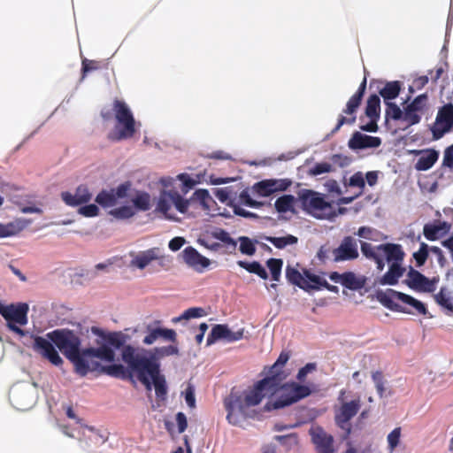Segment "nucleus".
<instances>
[{"mask_svg":"<svg viewBox=\"0 0 453 453\" xmlns=\"http://www.w3.org/2000/svg\"><path fill=\"white\" fill-rule=\"evenodd\" d=\"M453 126V104H449L441 108L437 113L432 132L435 139H440L444 134L449 132Z\"/></svg>","mask_w":453,"mask_h":453,"instance_id":"obj_12","label":"nucleus"},{"mask_svg":"<svg viewBox=\"0 0 453 453\" xmlns=\"http://www.w3.org/2000/svg\"><path fill=\"white\" fill-rule=\"evenodd\" d=\"M291 183L288 179H269L257 182L254 188L260 196H268L274 192L286 190Z\"/></svg>","mask_w":453,"mask_h":453,"instance_id":"obj_21","label":"nucleus"},{"mask_svg":"<svg viewBox=\"0 0 453 453\" xmlns=\"http://www.w3.org/2000/svg\"><path fill=\"white\" fill-rule=\"evenodd\" d=\"M334 259L336 262L355 259L358 257L357 241L350 237H345L338 248L333 251Z\"/></svg>","mask_w":453,"mask_h":453,"instance_id":"obj_20","label":"nucleus"},{"mask_svg":"<svg viewBox=\"0 0 453 453\" xmlns=\"http://www.w3.org/2000/svg\"><path fill=\"white\" fill-rule=\"evenodd\" d=\"M286 276L288 280L300 287L303 289H312L316 283H318V275H315L306 270L303 273L295 268L288 266L286 269Z\"/></svg>","mask_w":453,"mask_h":453,"instance_id":"obj_17","label":"nucleus"},{"mask_svg":"<svg viewBox=\"0 0 453 453\" xmlns=\"http://www.w3.org/2000/svg\"><path fill=\"white\" fill-rule=\"evenodd\" d=\"M165 257L163 250L158 247L144 250H131L123 256V265L130 270H144L155 261H161Z\"/></svg>","mask_w":453,"mask_h":453,"instance_id":"obj_8","label":"nucleus"},{"mask_svg":"<svg viewBox=\"0 0 453 453\" xmlns=\"http://www.w3.org/2000/svg\"><path fill=\"white\" fill-rule=\"evenodd\" d=\"M238 265L246 269L248 272L255 273L262 279L267 278V273L265 268L258 262L248 263L244 261H238Z\"/></svg>","mask_w":453,"mask_h":453,"instance_id":"obj_40","label":"nucleus"},{"mask_svg":"<svg viewBox=\"0 0 453 453\" xmlns=\"http://www.w3.org/2000/svg\"><path fill=\"white\" fill-rule=\"evenodd\" d=\"M244 333L243 327L231 328L227 325H215L207 338V345L219 340L226 342H236L244 337Z\"/></svg>","mask_w":453,"mask_h":453,"instance_id":"obj_10","label":"nucleus"},{"mask_svg":"<svg viewBox=\"0 0 453 453\" xmlns=\"http://www.w3.org/2000/svg\"><path fill=\"white\" fill-rule=\"evenodd\" d=\"M365 86H366V79L364 78V80L360 85L359 90L349 100V102L347 104V109L344 111V112L346 114H352L356 111V109L358 107L361 98H362V96H363V93H364V90L365 89Z\"/></svg>","mask_w":453,"mask_h":453,"instance_id":"obj_35","label":"nucleus"},{"mask_svg":"<svg viewBox=\"0 0 453 453\" xmlns=\"http://www.w3.org/2000/svg\"><path fill=\"white\" fill-rule=\"evenodd\" d=\"M380 248L381 245L373 246L366 242H361L362 253L366 257L374 259L377 263V267L379 270H382L384 268V262L380 258Z\"/></svg>","mask_w":453,"mask_h":453,"instance_id":"obj_29","label":"nucleus"},{"mask_svg":"<svg viewBox=\"0 0 453 453\" xmlns=\"http://www.w3.org/2000/svg\"><path fill=\"white\" fill-rule=\"evenodd\" d=\"M446 231V224L426 225L424 226V235L426 239L434 241L438 239L442 233Z\"/></svg>","mask_w":453,"mask_h":453,"instance_id":"obj_36","label":"nucleus"},{"mask_svg":"<svg viewBox=\"0 0 453 453\" xmlns=\"http://www.w3.org/2000/svg\"><path fill=\"white\" fill-rule=\"evenodd\" d=\"M387 115L394 119L402 120L403 111L395 104H388Z\"/></svg>","mask_w":453,"mask_h":453,"instance_id":"obj_53","label":"nucleus"},{"mask_svg":"<svg viewBox=\"0 0 453 453\" xmlns=\"http://www.w3.org/2000/svg\"><path fill=\"white\" fill-rule=\"evenodd\" d=\"M403 269L401 265H391L388 272L380 279L382 285H395L403 275Z\"/></svg>","mask_w":453,"mask_h":453,"instance_id":"obj_32","label":"nucleus"},{"mask_svg":"<svg viewBox=\"0 0 453 453\" xmlns=\"http://www.w3.org/2000/svg\"><path fill=\"white\" fill-rule=\"evenodd\" d=\"M303 208L317 219H329L334 216L333 207L330 203L318 192L303 190L299 194Z\"/></svg>","mask_w":453,"mask_h":453,"instance_id":"obj_7","label":"nucleus"},{"mask_svg":"<svg viewBox=\"0 0 453 453\" xmlns=\"http://www.w3.org/2000/svg\"><path fill=\"white\" fill-rule=\"evenodd\" d=\"M204 315H205V312H204L203 309L198 308V307H194V308H190V309L187 310L186 311H184V313L181 316L173 319V322L176 323V322L180 321L181 319L200 318Z\"/></svg>","mask_w":453,"mask_h":453,"instance_id":"obj_48","label":"nucleus"},{"mask_svg":"<svg viewBox=\"0 0 453 453\" xmlns=\"http://www.w3.org/2000/svg\"><path fill=\"white\" fill-rule=\"evenodd\" d=\"M420 120V113L412 109L411 106H407L403 111L402 121L406 123L407 126H411L418 123Z\"/></svg>","mask_w":453,"mask_h":453,"instance_id":"obj_44","label":"nucleus"},{"mask_svg":"<svg viewBox=\"0 0 453 453\" xmlns=\"http://www.w3.org/2000/svg\"><path fill=\"white\" fill-rule=\"evenodd\" d=\"M400 91V85L398 82H390L388 83L383 89L380 91V95L382 97L387 99H394L395 98Z\"/></svg>","mask_w":453,"mask_h":453,"instance_id":"obj_47","label":"nucleus"},{"mask_svg":"<svg viewBox=\"0 0 453 453\" xmlns=\"http://www.w3.org/2000/svg\"><path fill=\"white\" fill-rule=\"evenodd\" d=\"M380 104V100L377 95H372L369 97V99L367 101L365 113L370 119H378L379 118Z\"/></svg>","mask_w":453,"mask_h":453,"instance_id":"obj_39","label":"nucleus"},{"mask_svg":"<svg viewBox=\"0 0 453 453\" xmlns=\"http://www.w3.org/2000/svg\"><path fill=\"white\" fill-rule=\"evenodd\" d=\"M188 206V200L184 199L178 191L162 189L157 198L156 211L161 212L168 219L179 220L177 214L186 213Z\"/></svg>","mask_w":453,"mask_h":453,"instance_id":"obj_6","label":"nucleus"},{"mask_svg":"<svg viewBox=\"0 0 453 453\" xmlns=\"http://www.w3.org/2000/svg\"><path fill=\"white\" fill-rule=\"evenodd\" d=\"M150 356L156 360V357H163L167 356L178 355L179 349L176 346H165L154 349L153 352L147 350Z\"/></svg>","mask_w":453,"mask_h":453,"instance_id":"obj_45","label":"nucleus"},{"mask_svg":"<svg viewBox=\"0 0 453 453\" xmlns=\"http://www.w3.org/2000/svg\"><path fill=\"white\" fill-rule=\"evenodd\" d=\"M296 199L291 195H284L279 197L274 203L277 211L280 213L294 212Z\"/></svg>","mask_w":453,"mask_h":453,"instance_id":"obj_30","label":"nucleus"},{"mask_svg":"<svg viewBox=\"0 0 453 453\" xmlns=\"http://www.w3.org/2000/svg\"><path fill=\"white\" fill-rule=\"evenodd\" d=\"M401 441V428L395 427L387 436L388 449L393 453Z\"/></svg>","mask_w":453,"mask_h":453,"instance_id":"obj_46","label":"nucleus"},{"mask_svg":"<svg viewBox=\"0 0 453 453\" xmlns=\"http://www.w3.org/2000/svg\"><path fill=\"white\" fill-rule=\"evenodd\" d=\"M379 173H380L378 171L368 172L365 176V180L367 181L369 186L372 187L377 183Z\"/></svg>","mask_w":453,"mask_h":453,"instance_id":"obj_64","label":"nucleus"},{"mask_svg":"<svg viewBox=\"0 0 453 453\" xmlns=\"http://www.w3.org/2000/svg\"><path fill=\"white\" fill-rule=\"evenodd\" d=\"M427 255H428V246L426 243L422 242L420 244L418 250H417L416 252L413 253V257L416 260L417 265L418 266L424 265V263L426 262V260L427 258Z\"/></svg>","mask_w":453,"mask_h":453,"instance_id":"obj_50","label":"nucleus"},{"mask_svg":"<svg viewBox=\"0 0 453 453\" xmlns=\"http://www.w3.org/2000/svg\"><path fill=\"white\" fill-rule=\"evenodd\" d=\"M121 356L124 363L128 365L130 375L135 374L147 390L150 391L154 387L158 397L166 395V383L165 377L160 374L159 364L147 349L126 345L122 349Z\"/></svg>","mask_w":453,"mask_h":453,"instance_id":"obj_2","label":"nucleus"},{"mask_svg":"<svg viewBox=\"0 0 453 453\" xmlns=\"http://www.w3.org/2000/svg\"><path fill=\"white\" fill-rule=\"evenodd\" d=\"M185 401L187 404L190 408H195L196 406V398H195V391L192 386H188L185 390Z\"/></svg>","mask_w":453,"mask_h":453,"instance_id":"obj_58","label":"nucleus"},{"mask_svg":"<svg viewBox=\"0 0 453 453\" xmlns=\"http://www.w3.org/2000/svg\"><path fill=\"white\" fill-rule=\"evenodd\" d=\"M28 305L27 303H12L5 305L0 302V314L8 321L20 326L27 323Z\"/></svg>","mask_w":453,"mask_h":453,"instance_id":"obj_13","label":"nucleus"},{"mask_svg":"<svg viewBox=\"0 0 453 453\" xmlns=\"http://www.w3.org/2000/svg\"><path fill=\"white\" fill-rule=\"evenodd\" d=\"M380 144V137L370 136L360 132L354 133L349 141V147L351 150L378 148Z\"/></svg>","mask_w":453,"mask_h":453,"instance_id":"obj_22","label":"nucleus"},{"mask_svg":"<svg viewBox=\"0 0 453 453\" xmlns=\"http://www.w3.org/2000/svg\"><path fill=\"white\" fill-rule=\"evenodd\" d=\"M349 186L363 188L365 185V175L357 172L349 178Z\"/></svg>","mask_w":453,"mask_h":453,"instance_id":"obj_54","label":"nucleus"},{"mask_svg":"<svg viewBox=\"0 0 453 453\" xmlns=\"http://www.w3.org/2000/svg\"><path fill=\"white\" fill-rule=\"evenodd\" d=\"M434 299L441 306L453 311V301L449 290L442 288L438 294L434 295Z\"/></svg>","mask_w":453,"mask_h":453,"instance_id":"obj_38","label":"nucleus"},{"mask_svg":"<svg viewBox=\"0 0 453 453\" xmlns=\"http://www.w3.org/2000/svg\"><path fill=\"white\" fill-rule=\"evenodd\" d=\"M398 296L399 301H402L403 303L413 307L418 313L424 315L426 313V309L424 303H422L420 301L404 293H402V295Z\"/></svg>","mask_w":453,"mask_h":453,"instance_id":"obj_41","label":"nucleus"},{"mask_svg":"<svg viewBox=\"0 0 453 453\" xmlns=\"http://www.w3.org/2000/svg\"><path fill=\"white\" fill-rule=\"evenodd\" d=\"M267 381H258L254 387L243 391H232L224 400L226 419L233 426H242L256 414L255 407L266 398L263 385Z\"/></svg>","mask_w":453,"mask_h":453,"instance_id":"obj_4","label":"nucleus"},{"mask_svg":"<svg viewBox=\"0 0 453 453\" xmlns=\"http://www.w3.org/2000/svg\"><path fill=\"white\" fill-rule=\"evenodd\" d=\"M236 192L230 188H217L215 196L223 203L232 206L235 199Z\"/></svg>","mask_w":453,"mask_h":453,"instance_id":"obj_37","label":"nucleus"},{"mask_svg":"<svg viewBox=\"0 0 453 453\" xmlns=\"http://www.w3.org/2000/svg\"><path fill=\"white\" fill-rule=\"evenodd\" d=\"M282 380L265 378L261 381H267L263 385L264 392H266L268 402L265 408L267 411L284 408L308 396L311 389L308 385L297 382L280 384Z\"/></svg>","mask_w":453,"mask_h":453,"instance_id":"obj_5","label":"nucleus"},{"mask_svg":"<svg viewBox=\"0 0 453 453\" xmlns=\"http://www.w3.org/2000/svg\"><path fill=\"white\" fill-rule=\"evenodd\" d=\"M188 202H189V205L196 204V206L200 207L203 211H204L205 213L208 215L226 216V214L225 212L219 211V209L216 208L215 201L210 196L209 192L206 189L196 190L193 194L191 199Z\"/></svg>","mask_w":453,"mask_h":453,"instance_id":"obj_16","label":"nucleus"},{"mask_svg":"<svg viewBox=\"0 0 453 453\" xmlns=\"http://www.w3.org/2000/svg\"><path fill=\"white\" fill-rule=\"evenodd\" d=\"M31 345L36 352L48 359L52 365H62L63 359L54 345L74 365L75 371L81 376L100 367L99 361L111 363L115 360V351L125 343L121 333L101 334L96 340V348L81 349V340L73 331L54 330L46 334V338L29 336Z\"/></svg>","mask_w":453,"mask_h":453,"instance_id":"obj_1","label":"nucleus"},{"mask_svg":"<svg viewBox=\"0 0 453 453\" xmlns=\"http://www.w3.org/2000/svg\"><path fill=\"white\" fill-rule=\"evenodd\" d=\"M380 258L383 261L384 258L391 265H401L403 258V251L401 245L395 243L381 244L380 249Z\"/></svg>","mask_w":453,"mask_h":453,"instance_id":"obj_25","label":"nucleus"},{"mask_svg":"<svg viewBox=\"0 0 453 453\" xmlns=\"http://www.w3.org/2000/svg\"><path fill=\"white\" fill-rule=\"evenodd\" d=\"M437 281L438 280L436 278L428 279L419 272L413 269L408 273L405 279L407 286L411 289L425 293L434 291Z\"/></svg>","mask_w":453,"mask_h":453,"instance_id":"obj_14","label":"nucleus"},{"mask_svg":"<svg viewBox=\"0 0 453 453\" xmlns=\"http://www.w3.org/2000/svg\"><path fill=\"white\" fill-rule=\"evenodd\" d=\"M289 359V355L286 352L280 353L277 361L271 367L269 375L266 378H273L274 380H284L288 375V372L282 370Z\"/></svg>","mask_w":453,"mask_h":453,"instance_id":"obj_27","label":"nucleus"},{"mask_svg":"<svg viewBox=\"0 0 453 453\" xmlns=\"http://www.w3.org/2000/svg\"><path fill=\"white\" fill-rule=\"evenodd\" d=\"M342 285L350 289H357L363 286V281L353 273H342Z\"/></svg>","mask_w":453,"mask_h":453,"instance_id":"obj_42","label":"nucleus"},{"mask_svg":"<svg viewBox=\"0 0 453 453\" xmlns=\"http://www.w3.org/2000/svg\"><path fill=\"white\" fill-rule=\"evenodd\" d=\"M442 164L444 166L453 167V144L445 150Z\"/></svg>","mask_w":453,"mask_h":453,"instance_id":"obj_59","label":"nucleus"},{"mask_svg":"<svg viewBox=\"0 0 453 453\" xmlns=\"http://www.w3.org/2000/svg\"><path fill=\"white\" fill-rule=\"evenodd\" d=\"M240 251L243 254L251 256L255 253V246L253 242L247 237L240 238Z\"/></svg>","mask_w":453,"mask_h":453,"instance_id":"obj_51","label":"nucleus"},{"mask_svg":"<svg viewBox=\"0 0 453 453\" xmlns=\"http://www.w3.org/2000/svg\"><path fill=\"white\" fill-rule=\"evenodd\" d=\"M62 198L66 204L77 206L88 202L91 199V194L88 188L81 186L76 189L73 195L68 192L63 193Z\"/></svg>","mask_w":453,"mask_h":453,"instance_id":"obj_26","label":"nucleus"},{"mask_svg":"<svg viewBox=\"0 0 453 453\" xmlns=\"http://www.w3.org/2000/svg\"><path fill=\"white\" fill-rule=\"evenodd\" d=\"M180 257L188 267L198 273H202L211 264L209 258L202 256L193 247H187L184 249L180 253Z\"/></svg>","mask_w":453,"mask_h":453,"instance_id":"obj_19","label":"nucleus"},{"mask_svg":"<svg viewBox=\"0 0 453 453\" xmlns=\"http://www.w3.org/2000/svg\"><path fill=\"white\" fill-rule=\"evenodd\" d=\"M332 170V165L328 163L323 162L316 164L311 169V173L312 175H319L322 173H329Z\"/></svg>","mask_w":453,"mask_h":453,"instance_id":"obj_55","label":"nucleus"},{"mask_svg":"<svg viewBox=\"0 0 453 453\" xmlns=\"http://www.w3.org/2000/svg\"><path fill=\"white\" fill-rule=\"evenodd\" d=\"M356 234L359 238L372 242H381L386 239V236L382 233L371 226L359 227Z\"/></svg>","mask_w":453,"mask_h":453,"instance_id":"obj_31","label":"nucleus"},{"mask_svg":"<svg viewBox=\"0 0 453 453\" xmlns=\"http://www.w3.org/2000/svg\"><path fill=\"white\" fill-rule=\"evenodd\" d=\"M318 283H316V286L313 287L312 289H319L321 287H324L326 288H327L329 291H332V292H334V293H337L338 292V288L336 286H333V285H329L327 283V281L326 280H324L323 278L318 276Z\"/></svg>","mask_w":453,"mask_h":453,"instance_id":"obj_61","label":"nucleus"},{"mask_svg":"<svg viewBox=\"0 0 453 453\" xmlns=\"http://www.w3.org/2000/svg\"><path fill=\"white\" fill-rule=\"evenodd\" d=\"M398 295H402V292H398L393 289H388L385 292L380 293L378 295V298L384 306L395 310L397 307L395 301L399 300Z\"/></svg>","mask_w":453,"mask_h":453,"instance_id":"obj_33","label":"nucleus"},{"mask_svg":"<svg viewBox=\"0 0 453 453\" xmlns=\"http://www.w3.org/2000/svg\"><path fill=\"white\" fill-rule=\"evenodd\" d=\"M426 102V95H420L418 97L415 98V100L409 104L412 109L417 111L421 114Z\"/></svg>","mask_w":453,"mask_h":453,"instance_id":"obj_56","label":"nucleus"},{"mask_svg":"<svg viewBox=\"0 0 453 453\" xmlns=\"http://www.w3.org/2000/svg\"><path fill=\"white\" fill-rule=\"evenodd\" d=\"M211 236L217 240L221 241L224 243H234L232 238L229 234L222 229H216L211 233Z\"/></svg>","mask_w":453,"mask_h":453,"instance_id":"obj_52","label":"nucleus"},{"mask_svg":"<svg viewBox=\"0 0 453 453\" xmlns=\"http://www.w3.org/2000/svg\"><path fill=\"white\" fill-rule=\"evenodd\" d=\"M360 408V400L356 399L350 402L342 403L335 415V420L338 426L346 431L347 434L350 432L349 420L354 417Z\"/></svg>","mask_w":453,"mask_h":453,"instance_id":"obj_18","label":"nucleus"},{"mask_svg":"<svg viewBox=\"0 0 453 453\" xmlns=\"http://www.w3.org/2000/svg\"><path fill=\"white\" fill-rule=\"evenodd\" d=\"M10 400L18 410L26 411L32 408L37 400L36 384L33 382L14 385L10 392Z\"/></svg>","mask_w":453,"mask_h":453,"instance_id":"obj_9","label":"nucleus"},{"mask_svg":"<svg viewBox=\"0 0 453 453\" xmlns=\"http://www.w3.org/2000/svg\"><path fill=\"white\" fill-rule=\"evenodd\" d=\"M176 422L178 426L179 433H183L187 428V418L182 412H178L176 415Z\"/></svg>","mask_w":453,"mask_h":453,"instance_id":"obj_62","label":"nucleus"},{"mask_svg":"<svg viewBox=\"0 0 453 453\" xmlns=\"http://www.w3.org/2000/svg\"><path fill=\"white\" fill-rule=\"evenodd\" d=\"M116 119L120 129V137H131L134 133V119L127 104L120 101L115 102Z\"/></svg>","mask_w":453,"mask_h":453,"instance_id":"obj_11","label":"nucleus"},{"mask_svg":"<svg viewBox=\"0 0 453 453\" xmlns=\"http://www.w3.org/2000/svg\"><path fill=\"white\" fill-rule=\"evenodd\" d=\"M79 213L85 217H94L98 213V207L95 204H88L79 209Z\"/></svg>","mask_w":453,"mask_h":453,"instance_id":"obj_57","label":"nucleus"},{"mask_svg":"<svg viewBox=\"0 0 453 453\" xmlns=\"http://www.w3.org/2000/svg\"><path fill=\"white\" fill-rule=\"evenodd\" d=\"M104 371L111 376L119 378L129 377L131 380H133V378L135 377V374H133L132 376L130 375V370L127 365V368L122 365H111L104 368Z\"/></svg>","mask_w":453,"mask_h":453,"instance_id":"obj_34","label":"nucleus"},{"mask_svg":"<svg viewBox=\"0 0 453 453\" xmlns=\"http://www.w3.org/2000/svg\"><path fill=\"white\" fill-rule=\"evenodd\" d=\"M439 154L436 150H429L423 151L416 163V169L418 171H426L430 169L437 161Z\"/></svg>","mask_w":453,"mask_h":453,"instance_id":"obj_28","label":"nucleus"},{"mask_svg":"<svg viewBox=\"0 0 453 453\" xmlns=\"http://www.w3.org/2000/svg\"><path fill=\"white\" fill-rule=\"evenodd\" d=\"M31 223L32 220L24 218H17L8 223H0V238L14 236L27 228Z\"/></svg>","mask_w":453,"mask_h":453,"instance_id":"obj_23","label":"nucleus"},{"mask_svg":"<svg viewBox=\"0 0 453 453\" xmlns=\"http://www.w3.org/2000/svg\"><path fill=\"white\" fill-rule=\"evenodd\" d=\"M96 201L103 207L112 208L109 213L114 218L127 219L138 211H148L151 198L144 191L132 190L129 185L122 184L111 192H101Z\"/></svg>","mask_w":453,"mask_h":453,"instance_id":"obj_3","label":"nucleus"},{"mask_svg":"<svg viewBox=\"0 0 453 453\" xmlns=\"http://www.w3.org/2000/svg\"><path fill=\"white\" fill-rule=\"evenodd\" d=\"M311 441L318 453H335L334 437L320 426H312L310 429Z\"/></svg>","mask_w":453,"mask_h":453,"instance_id":"obj_15","label":"nucleus"},{"mask_svg":"<svg viewBox=\"0 0 453 453\" xmlns=\"http://www.w3.org/2000/svg\"><path fill=\"white\" fill-rule=\"evenodd\" d=\"M176 337L177 334L173 329L149 326L147 335L143 338L142 342L145 345H152L158 338L174 342Z\"/></svg>","mask_w":453,"mask_h":453,"instance_id":"obj_24","label":"nucleus"},{"mask_svg":"<svg viewBox=\"0 0 453 453\" xmlns=\"http://www.w3.org/2000/svg\"><path fill=\"white\" fill-rule=\"evenodd\" d=\"M267 266L272 273L273 280L278 281L280 276L282 260L271 258L267 261Z\"/></svg>","mask_w":453,"mask_h":453,"instance_id":"obj_49","label":"nucleus"},{"mask_svg":"<svg viewBox=\"0 0 453 453\" xmlns=\"http://www.w3.org/2000/svg\"><path fill=\"white\" fill-rule=\"evenodd\" d=\"M267 240L279 249H283L288 245H293L297 242V238L291 234L281 237H268Z\"/></svg>","mask_w":453,"mask_h":453,"instance_id":"obj_43","label":"nucleus"},{"mask_svg":"<svg viewBox=\"0 0 453 453\" xmlns=\"http://www.w3.org/2000/svg\"><path fill=\"white\" fill-rule=\"evenodd\" d=\"M315 370V365L313 364H307L304 367L301 368L297 373V380L299 381H303L306 375L312 371Z\"/></svg>","mask_w":453,"mask_h":453,"instance_id":"obj_60","label":"nucleus"},{"mask_svg":"<svg viewBox=\"0 0 453 453\" xmlns=\"http://www.w3.org/2000/svg\"><path fill=\"white\" fill-rule=\"evenodd\" d=\"M185 243L183 237H174L169 242V249L173 251L179 250Z\"/></svg>","mask_w":453,"mask_h":453,"instance_id":"obj_63","label":"nucleus"}]
</instances>
